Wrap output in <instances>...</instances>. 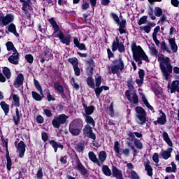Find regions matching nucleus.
<instances>
[{
    "label": "nucleus",
    "instance_id": "obj_33",
    "mask_svg": "<svg viewBox=\"0 0 179 179\" xmlns=\"http://www.w3.org/2000/svg\"><path fill=\"white\" fill-rule=\"evenodd\" d=\"M80 131H82L80 129H78L76 127H73L72 126H69V132L70 134H72L73 136H78L79 134H80Z\"/></svg>",
    "mask_w": 179,
    "mask_h": 179
},
{
    "label": "nucleus",
    "instance_id": "obj_8",
    "mask_svg": "<svg viewBox=\"0 0 179 179\" xmlns=\"http://www.w3.org/2000/svg\"><path fill=\"white\" fill-rule=\"evenodd\" d=\"M15 20V17L12 14H7L6 16H0V24L8 26L9 23H12Z\"/></svg>",
    "mask_w": 179,
    "mask_h": 179
},
{
    "label": "nucleus",
    "instance_id": "obj_61",
    "mask_svg": "<svg viewBox=\"0 0 179 179\" xmlns=\"http://www.w3.org/2000/svg\"><path fill=\"white\" fill-rule=\"evenodd\" d=\"M94 90H95L96 97H100V93L103 92V87H96V88H95Z\"/></svg>",
    "mask_w": 179,
    "mask_h": 179
},
{
    "label": "nucleus",
    "instance_id": "obj_19",
    "mask_svg": "<svg viewBox=\"0 0 179 179\" xmlns=\"http://www.w3.org/2000/svg\"><path fill=\"white\" fill-rule=\"evenodd\" d=\"M168 87L171 90V93H176V92H178V93H179V81H173L171 83V86L169 85Z\"/></svg>",
    "mask_w": 179,
    "mask_h": 179
},
{
    "label": "nucleus",
    "instance_id": "obj_52",
    "mask_svg": "<svg viewBox=\"0 0 179 179\" xmlns=\"http://www.w3.org/2000/svg\"><path fill=\"white\" fill-rule=\"evenodd\" d=\"M69 62H70V64H72L73 68L75 66H78V59L76 57L69 59Z\"/></svg>",
    "mask_w": 179,
    "mask_h": 179
},
{
    "label": "nucleus",
    "instance_id": "obj_4",
    "mask_svg": "<svg viewBox=\"0 0 179 179\" xmlns=\"http://www.w3.org/2000/svg\"><path fill=\"white\" fill-rule=\"evenodd\" d=\"M127 87L129 90L126 91L125 96L130 103H134V104H138L139 103V99H138V95L135 92V89L134 88V81L132 79L127 80Z\"/></svg>",
    "mask_w": 179,
    "mask_h": 179
},
{
    "label": "nucleus",
    "instance_id": "obj_21",
    "mask_svg": "<svg viewBox=\"0 0 179 179\" xmlns=\"http://www.w3.org/2000/svg\"><path fill=\"white\" fill-rule=\"evenodd\" d=\"M49 143L53 148L55 153H57V152L58 151V148H59L62 150L64 149V145L61 144V143H57L54 140H50L49 141Z\"/></svg>",
    "mask_w": 179,
    "mask_h": 179
},
{
    "label": "nucleus",
    "instance_id": "obj_22",
    "mask_svg": "<svg viewBox=\"0 0 179 179\" xmlns=\"http://www.w3.org/2000/svg\"><path fill=\"white\" fill-rule=\"evenodd\" d=\"M83 106L85 112V113L83 115L84 117L87 115H92V114L94 113V106H87L85 103L83 104Z\"/></svg>",
    "mask_w": 179,
    "mask_h": 179
},
{
    "label": "nucleus",
    "instance_id": "obj_7",
    "mask_svg": "<svg viewBox=\"0 0 179 179\" xmlns=\"http://www.w3.org/2000/svg\"><path fill=\"white\" fill-rule=\"evenodd\" d=\"M117 50H118L120 52H124V51H125V47L122 42H120L118 37L115 38V41H113L112 44V51L115 52L117 51Z\"/></svg>",
    "mask_w": 179,
    "mask_h": 179
},
{
    "label": "nucleus",
    "instance_id": "obj_3",
    "mask_svg": "<svg viewBox=\"0 0 179 179\" xmlns=\"http://www.w3.org/2000/svg\"><path fill=\"white\" fill-rule=\"evenodd\" d=\"M49 22L50 24H52L55 31L53 34L55 35V37H57L59 38L62 43V44H65L66 45H69L71 44V35L68 34L66 36L64 35V32L61 30H59V27L57 24V22H55V20L54 18L49 19Z\"/></svg>",
    "mask_w": 179,
    "mask_h": 179
},
{
    "label": "nucleus",
    "instance_id": "obj_36",
    "mask_svg": "<svg viewBox=\"0 0 179 179\" xmlns=\"http://www.w3.org/2000/svg\"><path fill=\"white\" fill-rule=\"evenodd\" d=\"M102 172L106 177H110L112 174L111 170L107 165H103L102 166Z\"/></svg>",
    "mask_w": 179,
    "mask_h": 179
},
{
    "label": "nucleus",
    "instance_id": "obj_18",
    "mask_svg": "<svg viewBox=\"0 0 179 179\" xmlns=\"http://www.w3.org/2000/svg\"><path fill=\"white\" fill-rule=\"evenodd\" d=\"M22 10L24 15H26L27 17H28V19H30V12H31V6H30V3H27V4L22 5Z\"/></svg>",
    "mask_w": 179,
    "mask_h": 179
},
{
    "label": "nucleus",
    "instance_id": "obj_34",
    "mask_svg": "<svg viewBox=\"0 0 179 179\" xmlns=\"http://www.w3.org/2000/svg\"><path fill=\"white\" fill-rule=\"evenodd\" d=\"M171 164L172 167H166L165 171H166V173H176L177 171V165H176V163L174 162H171Z\"/></svg>",
    "mask_w": 179,
    "mask_h": 179
},
{
    "label": "nucleus",
    "instance_id": "obj_48",
    "mask_svg": "<svg viewBox=\"0 0 179 179\" xmlns=\"http://www.w3.org/2000/svg\"><path fill=\"white\" fill-rule=\"evenodd\" d=\"M147 22H148V16L144 15L139 19V20L138 22V24L139 26H142V24H145V23H147Z\"/></svg>",
    "mask_w": 179,
    "mask_h": 179
},
{
    "label": "nucleus",
    "instance_id": "obj_5",
    "mask_svg": "<svg viewBox=\"0 0 179 179\" xmlns=\"http://www.w3.org/2000/svg\"><path fill=\"white\" fill-rule=\"evenodd\" d=\"M136 121L138 125H144L146 122V112L142 107L137 106L135 108Z\"/></svg>",
    "mask_w": 179,
    "mask_h": 179
},
{
    "label": "nucleus",
    "instance_id": "obj_45",
    "mask_svg": "<svg viewBox=\"0 0 179 179\" xmlns=\"http://www.w3.org/2000/svg\"><path fill=\"white\" fill-rule=\"evenodd\" d=\"M54 87L55 90H57V92H59V93H64V87H62L61 84L58 83H55Z\"/></svg>",
    "mask_w": 179,
    "mask_h": 179
},
{
    "label": "nucleus",
    "instance_id": "obj_14",
    "mask_svg": "<svg viewBox=\"0 0 179 179\" xmlns=\"http://www.w3.org/2000/svg\"><path fill=\"white\" fill-rule=\"evenodd\" d=\"M69 126L82 130V128L83 127V122L80 119H75L70 123Z\"/></svg>",
    "mask_w": 179,
    "mask_h": 179
},
{
    "label": "nucleus",
    "instance_id": "obj_37",
    "mask_svg": "<svg viewBox=\"0 0 179 179\" xmlns=\"http://www.w3.org/2000/svg\"><path fill=\"white\" fill-rule=\"evenodd\" d=\"M127 146L133 150V156L135 157L136 155H138V150H136V148H135V145H134V143L131 141H127Z\"/></svg>",
    "mask_w": 179,
    "mask_h": 179
},
{
    "label": "nucleus",
    "instance_id": "obj_60",
    "mask_svg": "<svg viewBox=\"0 0 179 179\" xmlns=\"http://www.w3.org/2000/svg\"><path fill=\"white\" fill-rule=\"evenodd\" d=\"M122 155H124V156H125V157H129V153H130L129 148L123 149L122 150Z\"/></svg>",
    "mask_w": 179,
    "mask_h": 179
},
{
    "label": "nucleus",
    "instance_id": "obj_56",
    "mask_svg": "<svg viewBox=\"0 0 179 179\" xmlns=\"http://www.w3.org/2000/svg\"><path fill=\"white\" fill-rule=\"evenodd\" d=\"M108 110H109L108 111L109 115H110V117H114V105L113 102L109 106Z\"/></svg>",
    "mask_w": 179,
    "mask_h": 179
},
{
    "label": "nucleus",
    "instance_id": "obj_62",
    "mask_svg": "<svg viewBox=\"0 0 179 179\" xmlns=\"http://www.w3.org/2000/svg\"><path fill=\"white\" fill-rule=\"evenodd\" d=\"M95 85L96 87H100V85H101V77L99 76L95 78Z\"/></svg>",
    "mask_w": 179,
    "mask_h": 179
},
{
    "label": "nucleus",
    "instance_id": "obj_27",
    "mask_svg": "<svg viewBox=\"0 0 179 179\" xmlns=\"http://www.w3.org/2000/svg\"><path fill=\"white\" fill-rule=\"evenodd\" d=\"M127 142H134L136 149H143V144L142 143V142H141L139 139L127 140Z\"/></svg>",
    "mask_w": 179,
    "mask_h": 179
},
{
    "label": "nucleus",
    "instance_id": "obj_13",
    "mask_svg": "<svg viewBox=\"0 0 179 179\" xmlns=\"http://www.w3.org/2000/svg\"><path fill=\"white\" fill-rule=\"evenodd\" d=\"M159 113L162 114V115L157 119V120L154 121L155 125H157V124H159V125H164L166 122H167L166 113L162 110H160Z\"/></svg>",
    "mask_w": 179,
    "mask_h": 179
},
{
    "label": "nucleus",
    "instance_id": "obj_20",
    "mask_svg": "<svg viewBox=\"0 0 179 179\" xmlns=\"http://www.w3.org/2000/svg\"><path fill=\"white\" fill-rule=\"evenodd\" d=\"M88 157L90 160H91V162L95 163L96 164H97V166H101V164L100 163V161H99V159H97L96 154H94V152H93L92 151L89 152Z\"/></svg>",
    "mask_w": 179,
    "mask_h": 179
},
{
    "label": "nucleus",
    "instance_id": "obj_39",
    "mask_svg": "<svg viewBox=\"0 0 179 179\" xmlns=\"http://www.w3.org/2000/svg\"><path fill=\"white\" fill-rule=\"evenodd\" d=\"M0 106L2 108V110H3L5 115H7L8 113H9V105H8L6 103H5V101H1L0 103Z\"/></svg>",
    "mask_w": 179,
    "mask_h": 179
},
{
    "label": "nucleus",
    "instance_id": "obj_42",
    "mask_svg": "<svg viewBox=\"0 0 179 179\" xmlns=\"http://www.w3.org/2000/svg\"><path fill=\"white\" fill-rule=\"evenodd\" d=\"M6 47H7V50L8 51H13V52L17 51L16 50V48H15V46L13 45V43L8 41L6 44Z\"/></svg>",
    "mask_w": 179,
    "mask_h": 179
},
{
    "label": "nucleus",
    "instance_id": "obj_46",
    "mask_svg": "<svg viewBox=\"0 0 179 179\" xmlns=\"http://www.w3.org/2000/svg\"><path fill=\"white\" fill-rule=\"evenodd\" d=\"M141 96H142V100H143L144 104L146 106V107H148V108L149 110H153V107H152V106H150V104L148 101V99H146V96H145V95H143V94H141Z\"/></svg>",
    "mask_w": 179,
    "mask_h": 179
},
{
    "label": "nucleus",
    "instance_id": "obj_57",
    "mask_svg": "<svg viewBox=\"0 0 179 179\" xmlns=\"http://www.w3.org/2000/svg\"><path fill=\"white\" fill-rule=\"evenodd\" d=\"M148 15L152 20H156V16L153 14V8H152V7H149L148 8Z\"/></svg>",
    "mask_w": 179,
    "mask_h": 179
},
{
    "label": "nucleus",
    "instance_id": "obj_38",
    "mask_svg": "<svg viewBox=\"0 0 179 179\" xmlns=\"http://www.w3.org/2000/svg\"><path fill=\"white\" fill-rule=\"evenodd\" d=\"M7 29L8 31H10V33H13L15 36H19V34H17V31H16V26L14 25V24H10V25H8L7 27Z\"/></svg>",
    "mask_w": 179,
    "mask_h": 179
},
{
    "label": "nucleus",
    "instance_id": "obj_26",
    "mask_svg": "<svg viewBox=\"0 0 179 179\" xmlns=\"http://www.w3.org/2000/svg\"><path fill=\"white\" fill-rule=\"evenodd\" d=\"M162 138L164 141L166 142V143H167L168 145L172 148L173 142L171 141V139H170V137L169 136V134L166 131L162 132Z\"/></svg>",
    "mask_w": 179,
    "mask_h": 179
},
{
    "label": "nucleus",
    "instance_id": "obj_23",
    "mask_svg": "<svg viewBox=\"0 0 179 179\" xmlns=\"http://www.w3.org/2000/svg\"><path fill=\"white\" fill-rule=\"evenodd\" d=\"M144 167L145 171H147L148 176L149 177H152L153 176V169H152V166H150V162L146 161L144 162Z\"/></svg>",
    "mask_w": 179,
    "mask_h": 179
},
{
    "label": "nucleus",
    "instance_id": "obj_30",
    "mask_svg": "<svg viewBox=\"0 0 179 179\" xmlns=\"http://www.w3.org/2000/svg\"><path fill=\"white\" fill-rule=\"evenodd\" d=\"M11 96L14 101V106H15V107H20V98L19 97V95L11 94Z\"/></svg>",
    "mask_w": 179,
    "mask_h": 179
},
{
    "label": "nucleus",
    "instance_id": "obj_49",
    "mask_svg": "<svg viewBox=\"0 0 179 179\" xmlns=\"http://www.w3.org/2000/svg\"><path fill=\"white\" fill-rule=\"evenodd\" d=\"M34 85L38 92H39V93L43 96V88H41V85H40L38 81L34 80Z\"/></svg>",
    "mask_w": 179,
    "mask_h": 179
},
{
    "label": "nucleus",
    "instance_id": "obj_43",
    "mask_svg": "<svg viewBox=\"0 0 179 179\" xmlns=\"http://www.w3.org/2000/svg\"><path fill=\"white\" fill-rule=\"evenodd\" d=\"M31 94L33 99H34V100L36 101H41V100H43V96H41V95H40L38 93L32 91Z\"/></svg>",
    "mask_w": 179,
    "mask_h": 179
},
{
    "label": "nucleus",
    "instance_id": "obj_24",
    "mask_svg": "<svg viewBox=\"0 0 179 179\" xmlns=\"http://www.w3.org/2000/svg\"><path fill=\"white\" fill-rule=\"evenodd\" d=\"M169 43L172 52H177V51L178 50V46H177V43H176V39L170 38L169 40Z\"/></svg>",
    "mask_w": 179,
    "mask_h": 179
},
{
    "label": "nucleus",
    "instance_id": "obj_63",
    "mask_svg": "<svg viewBox=\"0 0 179 179\" xmlns=\"http://www.w3.org/2000/svg\"><path fill=\"white\" fill-rule=\"evenodd\" d=\"M138 177H139V176H138V173H136V171H131L130 178H131V179H136Z\"/></svg>",
    "mask_w": 179,
    "mask_h": 179
},
{
    "label": "nucleus",
    "instance_id": "obj_51",
    "mask_svg": "<svg viewBox=\"0 0 179 179\" xmlns=\"http://www.w3.org/2000/svg\"><path fill=\"white\" fill-rule=\"evenodd\" d=\"M116 66L122 71L124 69V62L122 59H119L116 61Z\"/></svg>",
    "mask_w": 179,
    "mask_h": 179
},
{
    "label": "nucleus",
    "instance_id": "obj_47",
    "mask_svg": "<svg viewBox=\"0 0 179 179\" xmlns=\"http://www.w3.org/2000/svg\"><path fill=\"white\" fill-rule=\"evenodd\" d=\"M154 13L155 16H157V17H160L162 15H163V10L160 8L159 7H155L154 10Z\"/></svg>",
    "mask_w": 179,
    "mask_h": 179
},
{
    "label": "nucleus",
    "instance_id": "obj_29",
    "mask_svg": "<svg viewBox=\"0 0 179 179\" xmlns=\"http://www.w3.org/2000/svg\"><path fill=\"white\" fill-rule=\"evenodd\" d=\"M149 50L152 57H157V55H159V50H157L155 44L149 46Z\"/></svg>",
    "mask_w": 179,
    "mask_h": 179
},
{
    "label": "nucleus",
    "instance_id": "obj_28",
    "mask_svg": "<svg viewBox=\"0 0 179 179\" xmlns=\"http://www.w3.org/2000/svg\"><path fill=\"white\" fill-rule=\"evenodd\" d=\"M126 26L127 22L125 20L122 21V22L120 24L119 29H117L120 34L127 33Z\"/></svg>",
    "mask_w": 179,
    "mask_h": 179
},
{
    "label": "nucleus",
    "instance_id": "obj_10",
    "mask_svg": "<svg viewBox=\"0 0 179 179\" xmlns=\"http://www.w3.org/2000/svg\"><path fill=\"white\" fill-rule=\"evenodd\" d=\"M17 152L19 154V157L22 158L24 157V152H26V144L24 142L20 141L17 145Z\"/></svg>",
    "mask_w": 179,
    "mask_h": 179
},
{
    "label": "nucleus",
    "instance_id": "obj_16",
    "mask_svg": "<svg viewBox=\"0 0 179 179\" xmlns=\"http://www.w3.org/2000/svg\"><path fill=\"white\" fill-rule=\"evenodd\" d=\"M127 136L128 138H127V141H134V139H138L136 138H142L143 136L142 134L136 131V132H132V131H129L127 133ZM136 136V138H135Z\"/></svg>",
    "mask_w": 179,
    "mask_h": 179
},
{
    "label": "nucleus",
    "instance_id": "obj_25",
    "mask_svg": "<svg viewBox=\"0 0 179 179\" xmlns=\"http://www.w3.org/2000/svg\"><path fill=\"white\" fill-rule=\"evenodd\" d=\"M171 152H173V148H168L166 150L162 151L161 152V156H162L163 159L167 160L169 157H171Z\"/></svg>",
    "mask_w": 179,
    "mask_h": 179
},
{
    "label": "nucleus",
    "instance_id": "obj_64",
    "mask_svg": "<svg viewBox=\"0 0 179 179\" xmlns=\"http://www.w3.org/2000/svg\"><path fill=\"white\" fill-rule=\"evenodd\" d=\"M111 71L112 73H118V71H120V69L118 66L115 65L111 67Z\"/></svg>",
    "mask_w": 179,
    "mask_h": 179
},
{
    "label": "nucleus",
    "instance_id": "obj_17",
    "mask_svg": "<svg viewBox=\"0 0 179 179\" xmlns=\"http://www.w3.org/2000/svg\"><path fill=\"white\" fill-rule=\"evenodd\" d=\"M112 174L113 177L117 179H124V178L122 177V171L118 169L115 166H113L112 168Z\"/></svg>",
    "mask_w": 179,
    "mask_h": 179
},
{
    "label": "nucleus",
    "instance_id": "obj_31",
    "mask_svg": "<svg viewBox=\"0 0 179 179\" xmlns=\"http://www.w3.org/2000/svg\"><path fill=\"white\" fill-rule=\"evenodd\" d=\"M161 50L163 52H167V54H171V50L169 48V45L166 42L162 41L161 43Z\"/></svg>",
    "mask_w": 179,
    "mask_h": 179
},
{
    "label": "nucleus",
    "instance_id": "obj_2",
    "mask_svg": "<svg viewBox=\"0 0 179 179\" xmlns=\"http://www.w3.org/2000/svg\"><path fill=\"white\" fill-rule=\"evenodd\" d=\"M131 48L133 52V58L136 62H138V65H142V61L150 62L149 57L147 56L146 53L141 46L136 45V43L133 42Z\"/></svg>",
    "mask_w": 179,
    "mask_h": 179
},
{
    "label": "nucleus",
    "instance_id": "obj_59",
    "mask_svg": "<svg viewBox=\"0 0 179 179\" xmlns=\"http://www.w3.org/2000/svg\"><path fill=\"white\" fill-rule=\"evenodd\" d=\"M25 59L29 64H33V61H34V58H33V55H27Z\"/></svg>",
    "mask_w": 179,
    "mask_h": 179
},
{
    "label": "nucleus",
    "instance_id": "obj_44",
    "mask_svg": "<svg viewBox=\"0 0 179 179\" xmlns=\"http://www.w3.org/2000/svg\"><path fill=\"white\" fill-rule=\"evenodd\" d=\"M141 31H145V33H150V31L152 30V28L150 27V25H144L140 27Z\"/></svg>",
    "mask_w": 179,
    "mask_h": 179
},
{
    "label": "nucleus",
    "instance_id": "obj_15",
    "mask_svg": "<svg viewBox=\"0 0 179 179\" xmlns=\"http://www.w3.org/2000/svg\"><path fill=\"white\" fill-rule=\"evenodd\" d=\"M24 80V76H23V74L22 73L18 74L14 82L15 87L17 89L19 88L20 86H22V85H23Z\"/></svg>",
    "mask_w": 179,
    "mask_h": 179
},
{
    "label": "nucleus",
    "instance_id": "obj_35",
    "mask_svg": "<svg viewBox=\"0 0 179 179\" xmlns=\"http://www.w3.org/2000/svg\"><path fill=\"white\" fill-rule=\"evenodd\" d=\"M3 74L4 75L6 79H10L12 76V73L10 72V69L8 67H3L2 70Z\"/></svg>",
    "mask_w": 179,
    "mask_h": 179
},
{
    "label": "nucleus",
    "instance_id": "obj_32",
    "mask_svg": "<svg viewBox=\"0 0 179 179\" xmlns=\"http://www.w3.org/2000/svg\"><path fill=\"white\" fill-rule=\"evenodd\" d=\"M106 159H107V153L106 151H101L99 154V162L101 163H104L106 162Z\"/></svg>",
    "mask_w": 179,
    "mask_h": 179
},
{
    "label": "nucleus",
    "instance_id": "obj_58",
    "mask_svg": "<svg viewBox=\"0 0 179 179\" xmlns=\"http://www.w3.org/2000/svg\"><path fill=\"white\" fill-rule=\"evenodd\" d=\"M43 169L40 168L36 173V178L43 179Z\"/></svg>",
    "mask_w": 179,
    "mask_h": 179
},
{
    "label": "nucleus",
    "instance_id": "obj_54",
    "mask_svg": "<svg viewBox=\"0 0 179 179\" xmlns=\"http://www.w3.org/2000/svg\"><path fill=\"white\" fill-rule=\"evenodd\" d=\"M85 149V146L82 143H78L76 145V150L80 153V152H83V150Z\"/></svg>",
    "mask_w": 179,
    "mask_h": 179
},
{
    "label": "nucleus",
    "instance_id": "obj_1",
    "mask_svg": "<svg viewBox=\"0 0 179 179\" xmlns=\"http://www.w3.org/2000/svg\"><path fill=\"white\" fill-rule=\"evenodd\" d=\"M157 61L159 62V68L165 78L166 80H169V76L173 72V65L169 57H165L163 54L157 55Z\"/></svg>",
    "mask_w": 179,
    "mask_h": 179
},
{
    "label": "nucleus",
    "instance_id": "obj_55",
    "mask_svg": "<svg viewBox=\"0 0 179 179\" xmlns=\"http://www.w3.org/2000/svg\"><path fill=\"white\" fill-rule=\"evenodd\" d=\"M46 94H47V99L48 101H55V98L51 95V93L50 92V90H46Z\"/></svg>",
    "mask_w": 179,
    "mask_h": 179
},
{
    "label": "nucleus",
    "instance_id": "obj_40",
    "mask_svg": "<svg viewBox=\"0 0 179 179\" xmlns=\"http://www.w3.org/2000/svg\"><path fill=\"white\" fill-rule=\"evenodd\" d=\"M87 84L91 89H95L96 87V85H94V80L92 77L87 78Z\"/></svg>",
    "mask_w": 179,
    "mask_h": 179
},
{
    "label": "nucleus",
    "instance_id": "obj_9",
    "mask_svg": "<svg viewBox=\"0 0 179 179\" xmlns=\"http://www.w3.org/2000/svg\"><path fill=\"white\" fill-rule=\"evenodd\" d=\"M83 134L85 135V136L93 139V141H96V134L93 133V130L92 129V127H90V125H85V128L83 129Z\"/></svg>",
    "mask_w": 179,
    "mask_h": 179
},
{
    "label": "nucleus",
    "instance_id": "obj_41",
    "mask_svg": "<svg viewBox=\"0 0 179 179\" xmlns=\"http://www.w3.org/2000/svg\"><path fill=\"white\" fill-rule=\"evenodd\" d=\"M84 118H85V122H87V124L92 125V127H94V125H96L94 120H93V117H92L90 115L84 116Z\"/></svg>",
    "mask_w": 179,
    "mask_h": 179
},
{
    "label": "nucleus",
    "instance_id": "obj_50",
    "mask_svg": "<svg viewBox=\"0 0 179 179\" xmlns=\"http://www.w3.org/2000/svg\"><path fill=\"white\" fill-rule=\"evenodd\" d=\"M113 149L117 155H121L120 152V143L118 141L115 142Z\"/></svg>",
    "mask_w": 179,
    "mask_h": 179
},
{
    "label": "nucleus",
    "instance_id": "obj_12",
    "mask_svg": "<svg viewBox=\"0 0 179 179\" xmlns=\"http://www.w3.org/2000/svg\"><path fill=\"white\" fill-rule=\"evenodd\" d=\"M76 167L78 171H80V174H82V176H87V169H86L85 166L82 164V162H80V160H79V159H78L76 161Z\"/></svg>",
    "mask_w": 179,
    "mask_h": 179
},
{
    "label": "nucleus",
    "instance_id": "obj_53",
    "mask_svg": "<svg viewBox=\"0 0 179 179\" xmlns=\"http://www.w3.org/2000/svg\"><path fill=\"white\" fill-rule=\"evenodd\" d=\"M7 159V169L8 170V171H10V169H12V160L10 159V156H7L6 157Z\"/></svg>",
    "mask_w": 179,
    "mask_h": 179
},
{
    "label": "nucleus",
    "instance_id": "obj_11",
    "mask_svg": "<svg viewBox=\"0 0 179 179\" xmlns=\"http://www.w3.org/2000/svg\"><path fill=\"white\" fill-rule=\"evenodd\" d=\"M19 59L20 55L17 51L13 52V55L8 59L10 64H13V65H19Z\"/></svg>",
    "mask_w": 179,
    "mask_h": 179
},
{
    "label": "nucleus",
    "instance_id": "obj_6",
    "mask_svg": "<svg viewBox=\"0 0 179 179\" xmlns=\"http://www.w3.org/2000/svg\"><path fill=\"white\" fill-rule=\"evenodd\" d=\"M67 118H69V117L65 114H62L58 116H56L52 120V124L53 125L54 128L59 129L61 127V125L66 122Z\"/></svg>",
    "mask_w": 179,
    "mask_h": 179
}]
</instances>
